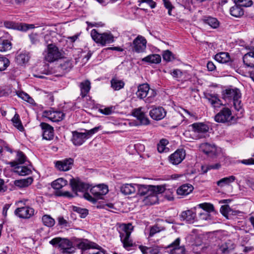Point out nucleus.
I'll list each match as a JSON object with an SVG mask.
<instances>
[{
  "label": "nucleus",
  "mask_w": 254,
  "mask_h": 254,
  "mask_svg": "<svg viewBox=\"0 0 254 254\" xmlns=\"http://www.w3.org/2000/svg\"><path fill=\"white\" fill-rule=\"evenodd\" d=\"M198 207L200 208H202L204 211L205 212L210 213L211 212H213L214 210V208L213 205L210 203H202L198 205Z\"/></svg>",
  "instance_id": "nucleus-46"
},
{
  "label": "nucleus",
  "mask_w": 254,
  "mask_h": 254,
  "mask_svg": "<svg viewBox=\"0 0 254 254\" xmlns=\"http://www.w3.org/2000/svg\"><path fill=\"white\" fill-rule=\"evenodd\" d=\"M243 63L247 67H254V47L243 56Z\"/></svg>",
  "instance_id": "nucleus-24"
},
{
  "label": "nucleus",
  "mask_w": 254,
  "mask_h": 254,
  "mask_svg": "<svg viewBox=\"0 0 254 254\" xmlns=\"http://www.w3.org/2000/svg\"><path fill=\"white\" fill-rule=\"evenodd\" d=\"M50 244L58 247L63 253L72 254L75 250L72 246V243L67 239L55 238L50 241Z\"/></svg>",
  "instance_id": "nucleus-6"
},
{
  "label": "nucleus",
  "mask_w": 254,
  "mask_h": 254,
  "mask_svg": "<svg viewBox=\"0 0 254 254\" xmlns=\"http://www.w3.org/2000/svg\"><path fill=\"white\" fill-rule=\"evenodd\" d=\"M150 117L154 120L159 121L166 115V112L162 107H154L149 112Z\"/></svg>",
  "instance_id": "nucleus-19"
},
{
  "label": "nucleus",
  "mask_w": 254,
  "mask_h": 254,
  "mask_svg": "<svg viewBox=\"0 0 254 254\" xmlns=\"http://www.w3.org/2000/svg\"><path fill=\"white\" fill-rule=\"evenodd\" d=\"M185 156V150L184 149H179L170 156L169 160L173 164L178 165L182 162Z\"/></svg>",
  "instance_id": "nucleus-14"
},
{
  "label": "nucleus",
  "mask_w": 254,
  "mask_h": 254,
  "mask_svg": "<svg viewBox=\"0 0 254 254\" xmlns=\"http://www.w3.org/2000/svg\"><path fill=\"white\" fill-rule=\"evenodd\" d=\"M95 244L94 243H81L79 244V247L82 250H87L90 249L91 248H95L94 245Z\"/></svg>",
  "instance_id": "nucleus-60"
},
{
  "label": "nucleus",
  "mask_w": 254,
  "mask_h": 254,
  "mask_svg": "<svg viewBox=\"0 0 254 254\" xmlns=\"http://www.w3.org/2000/svg\"><path fill=\"white\" fill-rule=\"evenodd\" d=\"M146 44L145 38L141 35H138L131 44L132 50L137 53H143L146 49Z\"/></svg>",
  "instance_id": "nucleus-8"
},
{
  "label": "nucleus",
  "mask_w": 254,
  "mask_h": 254,
  "mask_svg": "<svg viewBox=\"0 0 254 254\" xmlns=\"http://www.w3.org/2000/svg\"><path fill=\"white\" fill-rule=\"evenodd\" d=\"M139 248L143 254H158L160 252L159 247L157 246L147 247L139 246Z\"/></svg>",
  "instance_id": "nucleus-30"
},
{
  "label": "nucleus",
  "mask_w": 254,
  "mask_h": 254,
  "mask_svg": "<svg viewBox=\"0 0 254 254\" xmlns=\"http://www.w3.org/2000/svg\"><path fill=\"white\" fill-rule=\"evenodd\" d=\"M100 112L104 115H111L113 112L112 107L105 108L103 109L100 110Z\"/></svg>",
  "instance_id": "nucleus-62"
},
{
  "label": "nucleus",
  "mask_w": 254,
  "mask_h": 254,
  "mask_svg": "<svg viewBox=\"0 0 254 254\" xmlns=\"http://www.w3.org/2000/svg\"><path fill=\"white\" fill-rule=\"evenodd\" d=\"M172 53L168 51H165L163 54V59L167 62H170L173 59Z\"/></svg>",
  "instance_id": "nucleus-56"
},
{
  "label": "nucleus",
  "mask_w": 254,
  "mask_h": 254,
  "mask_svg": "<svg viewBox=\"0 0 254 254\" xmlns=\"http://www.w3.org/2000/svg\"><path fill=\"white\" fill-rule=\"evenodd\" d=\"M72 190L77 195L78 192H84L83 197L86 200L95 203L98 200L96 197H93L86 191L90 188L91 186L87 183L82 182L78 178L71 179L69 182Z\"/></svg>",
  "instance_id": "nucleus-2"
},
{
  "label": "nucleus",
  "mask_w": 254,
  "mask_h": 254,
  "mask_svg": "<svg viewBox=\"0 0 254 254\" xmlns=\"http://www.w3.org/2000/svg\"><path fill=\"white\" fill-rule=\"evenodd\" d=\"M180 218L182 220L186 221L188 223H193L196 218V214L192 210H187L183 211Z\"/></svg>",
  "instance_id": "nucleus-25"
},
{
  "label": "nucleus",
  "mask_w": 254,
  "mask_h": 254,
  "mask_svg": "<svg viewBox=\"0 0 254 254\" xmlns=\"http://www.w3.org/2000/svg\"><path fill=\"white\" fill-rule=\"evenodd\" d=\"M79 87L80 89V95L82 98H84L87 95L90 90L91 85L90 81L86 80L81 82L79 84Z\"/></svg>",
  "instance_id": "nucleus-29"
},
{
  "label": "nucleus",
  "mask_w": 254,
  "mask_h": 254,
  "mask_svg": "<svg viewBox=\"0 0 254 254\" xmlns=\"http://www.w3.org/2000/svg\"><path fill=\"white\" fill-rule=\"evenodd\" d=\"M199 149L208 156L213 157L216 155L217 149L216 146L214 144L208 143H203L200 145Z\"/></svg>",
  "instance_id": "nucleus-20"
},
{
  "label": "nucleus",
  "mask_w": 254,
  "mask_h": 254,
  "mask_svg": "<svg viewBox=\"0 0 254 254\" xmlns=\"http://www.w3.org/2000/svg\"><path fill=\"white\" fill-rule=\"evenodd\" d=\"M171 74L174 78L179 79L182 78L183 73L180 69H176L173 70V71L171 72Z\"/></svg>",
  "instance_id": "nucleus-58"
},
{
  "label": "nucleus",
  "mask_w": 254,
  "mask_h": 254,
  "mask_svg": "<svg viewBox=\"0 0 254 254\" xmlns=\"http://www.w3.org/2000/svg\"><path fill=\"white\" fill-rule=\"evenodd\" d=\"M9 60L3 57H0V71L4 70L9 65Z\"/></svg>",
  "instance_id": "nucleus-48"
},
{
  "label": "nucleus",
  "mask_w": 254,
  "mask_h": 254,
  "mask_svg": "<svg viewBox=\"0 0 254 254\" xmlns=\"http://www.w3.org/2000/svg\"><path fill=\"white\" fill-rule=\"evenodd\" d=\"M101 128V127L98 126L95 127L90 130L85 129V131L82 133L84 135V136H85V138L86 140L92 136L94 133H96Z\"/></svg>",
  "instance_id": "nucleus-45"
},
{
  "label": "nucleus",
  "mask_w": 254,
  "mask_h": 254,
  "mask_svg": "<svg viewBox=\"0 0 254 254\" xmlns=\"http://www.w3.org/2000/svg\"><path fill=\"white\" fill-rule=\"evenodd\" d=\"M72 67V64L71 61L69 60L66 59L61 62L59 68L60 70L64 72H67L69 71Z\"/></svg>",
  "instance_id": "nucleus-39"
},
{
  "label": "nucleus",
  "mask_w": 254,
  "mask_h": 254,
  "mask_svg": "<svg viewBox=\"0 0 254 254\" xmlns=\"http://www.w3.org/2000/svg\"><path fill=\"white\" fill-rule=\"evenodd\" d=\"M233 118L231 111L228 108H223L214 117L216 122L221 123L230 122Z\"/></svg>",
  "instance_id": "nucleus-10"
},
{
  "label": "nucleus",
  "mask_w": 254,
  "mask_h": 254,
  "mask_svg": "<svg viewBox=\"0 0 254 254\" xmlns=\"http://www.w3.org/2000/svg\"><path fill=\"white\" fill-rule=\"evenodd\" d=\"M5 26L9 29H13L20 31V23H15L13 22L7 21L4 22Z\"/></svg>",
  "instance_id": "nucleus-50"
},
{
  "label": "nucleus",
  "mask_w": 254,
  "mask_h": 254,
  "mask_svg": "<svg viewBox=\"0 0 254 254\" xmlns=\"http://www.w3.org/2000/svg\"><path fill=\"white\" fill-rule=\"evenodd\" d=\"M236 4L242 7H249L252 5L253 2L251 0H234Z\"/></svg>",
  "instance_id": "nucleus-49"
},
{
  "label": "nucleus",
  "mask_w": 254,
  "mask_h": 254,
  "mask_svg": "<svg viewBox=\"0 0 254 254\" xmlns=\"http://www.w3.org/2000/svg\"><path fill=\"white\" fill-rule=\"evenodd\" d=\"M17 96L22 99L27 101L31 104H33L34 100L26 93L23 91H18L16 92Z\"/></svg>",
  "instance_id": "nucleus-44"
},
{
  "label": "nucleus",
  "mask_w": 254,
  "mask_h": 254,
  "mask_svg": "<svg viewBox=\"0 0 254 254\" xmlns=\"http://www.w3.org/2000/svg\"><path fill=\"white\" fill-rule=\"evenodd\" d=\"M62 54L58 47L54 44H49L45 55V59L48 62H54L62 58Z\"/></svg>",
  "instance_id": "nucleus-7"
},
{
  "label": "nucleus",
  "mask_w": 254,
  "mask_h": 254,
  "mask_svg": "<svg viewBox=\"0 0 254 254\" xmlns=\"http://www.w3.org/2000/svg\"><path fill=\"white\" fill-rule=\"evenodd\" d=\"M202 20L204 23L208 24L213 28H217L219 26V22L214 17L204 16Z\"/></svg>",
  "instance_id": "nucleus-32"
},
{
  "label": "nucleus",
  "mask_w": 254,
  "mask_h": 254,
  "mask_svg": "<svg viewBox=\"0 0 254 254\" xmlns=\"http://www.w3.org/2000/svg\"><path fill=\"white\" fill-rule=\"evenodd\" d=\"M56 168L61 171H67L71 169L73 164L72 158H67L61 161H57L55 163Z\"/></svg>",
  "instance_id": "nucleus-15"
},
{
  "label": "nucleus",
  "mask_w": 254,
  "mask_h": 254,
  "mask_svg": "<svg viewBox=\"0 0 254 254\" xmlns=\"http://www.w3.org/2000/svg\"><path fill=\"white\" fill-rule=\"evenodd\" d=\"M136 95L139 99H143L145 103L150 104L155 101L157 93L154 89L150 88L149 84L143 83L138 86Z\"/></svg>",
  "instance_id": "nucleus-4"
},
{
  "label": "nucleus",
  "mask_w": 254,
  "mask_h": 254,
  "mask_svg": "<svg viewBox=\"0 0 254 254\" xmlns=\"http://www.w3.org/2000/svg\"><path fill=\"white\" fill-rule=\"evenodd\" d=\"M20 31L25 32L28 29H33L35 27L33 24H28L26 23H20Z\"/></svg>",
  "instance_id": "nucleus-59"
},
{
  "label": "nucleus",
  "mask_w": 254,
  "mask_h": 254,
  "mask_svg": "<svg viewBox=\"0 0 254 254\" xmlns=\"http://www.w3.org/2000/svg\"><path fill=\"white\" fill-rule=\"evenodd\" d=\"M230 12L231 15L236 17H240L244 13L243 9L236 4L230 8Z\"/></svg>",
  "instance_id": "nucleus-38"
},
{
  "label": "nucleus",
  "mask_w": 254,
  "mask_h": 254,
  "mask_svg": "<svg viewBox=\"0 0 254 254\" xmlns=\"http://www.w3.org/2000/svg\"><path fill=\"white\" fill-rule=\"evenodd\" d=\"M29 38L32 44H37L39 42V35L36 33H32L29 35Z\"/></svg>",
  "instance_id": "nucleus-57"
},
{
  "label": "nucleus",
  "mask_w": 254,
  "mask_h": 254,
  "mask_svg": "<svg viewBox=\"0 0 254 254\" xmlns=\"http://www.w3.org/2000/svg\"><path fill=\"white\" fill-rule=\"evenodd\" d=\"M11 121L13 123V126L16 127L20 131H22L24 127L21 124V121L19 119V115L15 114L13 118L12 119Z\"/></svg>",
  "instance_id": "nucleus-43"
},
{
  "label": "nucleus",
  "mask_w": 254,
  "mask_h": 254,
  "mask_svg": "<svg viewBox=\"0 0 254 254\" xmlns=\"http://www.w3.org/2000/svg\"><path fill=\"white\" fill-rule=\"evenodd\" d=\"M157 149L159 152L162 153L164 152H167L169 150V148L166 147L164 145L158 143L157 145Z\"/></svg>",
  "instance_id": "nucleus-63"
},
{
  "label": "nucleus",
  "mask_w": 254,
  "mask_h": 254,
  "mask_svg": "<svg viewBox=\"0 0 254 254\" xmlns=\"http://www.w3.org/2000/svg\"><path fill=\"white\" fill-rule=\"evenodd\" d=\"M161 231L160 228L157 226H154L152 227L150 230L149 236L152 237L156 233L159 232Z\"/></svg>",
  "instance_id": "nucleus-61"
},
{
  "label": "nucleus",
  "mask_w": 254,
  "mask_h": 254,
  "mask_svg": "<svg viewBox=\"0 0 254 254\" xmlns=\"http://www.w3.org/2000/svg\"><path fill=\"white\" fill-rule=\"evenodd\" d=\"M236 178L234 176H230L228 177L223 178L217 182L216 184L220 187H223L225 185H229L234 182Z\"/></svg>",
  "instance_id": "nucleus-36"
},
{
  "label": "nucleus",
  "mask_w": 254,
  "mask_h": 254,
  "mask_svg": "<svg viewBox=\"0 0 254 254\" xmlns=\"http://www.w3.org/2000/svg\"><path fill=\"white\" fill-rule=\"evenodd\" d=\"M40 126L42 130L43 138L46 140H52L54 137V128L46 123H42Z\"/></svg>",
  "instance_id": "nucleus-17"
},
{
  "label": "nucleus",
  "mask_w": 254,
  "mask_h": 254,
  "mask_svg": "<svg viewBox=\"0 0 254 254\" xmlns=\"http://www.w3.org/2000/svg\"><path fill=\"white\" fill-rule=\"evenodd\" d=\"M237 98H241L240 90L238 88L226 89L223 91V98L225 100L233 101Z\"/></svg>",
  "instance_id": "nucleus-21"
},
{
  "label": "nucleus",
  "mask_w": 254,
  "mask_h": 254,
  "mask_svg": "<svg viewBox=\"0 0 254 254\" xmlns=\"http://www.w3.org/2000/svg\"><path fill=\"white\" fill-rule=\"evenodd\" d=\"M121 192L125 195L133 193L136 191V184H125L120 187Z\"/></svg>",
  "instance_id": "nucleus-26"
},
{
  "label": "nucleus",
  "mask_w": 254,
  "mask_h": 254,
  "mask_svg": "<svg viewBox=\"0 0 254 254\" xmlns=\"http://www.w3.org/2000/svg\"><path fill=\"white\" fill-rule=\"evenodd\" d=\"M193 190V187L189 184L183 185L180 187L177 190V193L179 195H187Z\"/></svg>",
  "instance_id": "nucleus-28"
},
{
  "label": "nucleus",
  "mask_w": 254,
  "mask_h": 254,
  "mask_svg": "<svg viewBox=\"0 0 254 254\" xmlns=\"http://www.w3.org/2000/svg\"><path fill=\"white\" fill-rule=\"evenodd\" d=\"M67 181L63 178H59L53 182L52 187L55 190H60L66 185Z\"/></svg>",
  "instance_id": "nucleus-41"
},
{
  "label": "nucleus",
  "mask_w": 254,
  "mask_h": 254,
  "mask_svg": "<svg viewBox=\"0 0 254 254\" xmlns=\"http://www.w3.org/2000/svg\"><path fill=\"white\" fill-rule=\"evenodd\" d=\"M240 99L241 98H237L235 99V100H233V102L234 108L236 109V110L242 113V104Z\"/></svg>",
  "instance_id": "nucleus-51"
},
{
  "label": "nucleus",
  "mask_w": 254,
  "mask_h": 254,
  "mask_svg": "<svg viewBox=\"0 0 254 254\" xmlns=\"http://www.w3.org/2000/svg\"><path fill=\"white\" fill-rule=\"evenodd\" d=\"M141 107L134 109L132 115L136 117L142 125H147L149 124V120L145 113L142 110Z\"/></svg>",
  "instance_id": "nucleus-23"
},
{
  "label": "nucleus",
  "mask_w": 254,
  "mask_h": 254,
  "mask_svg": "<svg viewBox=\"0 0 254 254\" xmlns=\"http://www.w3.org/2000/svg\"><path fill=\"white\" fill-rule=\"evenodd\" d=\"M180 239L177 238L173 242L168 245L166 248L170 249V254H185L184 247L180 246Z\"/></svg>",
  "instance_id": "nucleus-18"
},
{
  "label": "nucleus",
  "mask_w": 254,
  "mask_h": 254,
  "mask_svg": "<svg viewBox=\"0 0 254 254\" xmlns=\"http://www.w3.org/2000/svg\"><path fill=\"white\" fill-rule=\"evenodd\" d=\"M161 61V57L158 54L150 55L142 59V61L151 64H158Z\"/></svg>",
  "instance_id": "nucleus-37"
},
{
  "label": "nucleus",
  "mask_w": 254,
  "mask_h": 254,
  "mask_svg": "<svg viewBox=\"0 0 254 254\" xmlns=\"http://www.w3.org/2000/svg\"><path fill=\"white\" fill-rule=\"evenodd\" d=\"M43 116L54 122L62 121L65 116L64 114L61 111L46 110L43 112Z\"/></svg>",
  "instance_id": "nucleus-13"
},
{
  "label": "nucleus",
  "mask_w": 254,
  "mask_h": 254,
  "mask_svg": "<svg viewBox=\"0 0 254 254\" xmlns=\"http://www.w3.org/2000/svg\"><path fill=\"white\" fill-rule=\"evenodd\" d=\"M133 230V226L131 224H123L119 228V233L121 241L123 245V247L127 250H130V248L135 246L132 240L130 238V234Z\"/></svg>",
  "instance_id": "nucleus-3"
},
{
  "label": "nucleus",
  "mask_w": 254,
  "mask_h": 254,
  "mask_svg": "<svg viewBox=\"0 0 254 254\" xmlns=\"http://www.w3.org/2000/svg\"><path fill=\"white\" fill-rule=\"evenodd\" d=\"M207 67L209 71H213L215 69L216 66L212 62H208L207 64Z\"/></svg>",
  "instance_id": "nucleus-64"
},
{
  "label": "nucleus",
  "mask_w": 254,
  "mask_h": 254,
  "mask_svg": "<svg viewBox=\"0 0 254 254\" xmlns=\"http://www.w3.org/2000/svg\"><path fill=\"white\" fill-rule=\"evenodd\" d=\"M221 214L225 217H228V214L232 211L231 208L228 205H222L220 209Z\"/></svg>",
  "instance_id": "nucleus-52"
},
{
  "label": "nucleus",
  "mask_w": 254,
  "mask_h": 254,
  "mask_svg": "<svg viewBox=\"0 0 254 254\" xmlns=\"http://www.w3.org/2000/svg\"><path fill=\"white\" fill-rule=\"evenodd\" d=\"M125 82L122 80H120L116 77L113 78L111 80V87L114 90H119L124 88Z\"/></svg>",
  "instance_id": "nucleus-35"
},
{
  "label": "nucleus",
  "mask_w": 254,
  "mask_h": 254,
  "mask_svg": "<svg viewBox=\"0 0 254 254\" xmlns=\"http://www.w3.org/2000/svg\"><path fill=\"white\" fill-rule=\"evenodd\" d=\"M9 164L14 168V172L19 175L26 176L32 173L31 168L29 167L28 165L20 166L15 162H10Z\"/></svg>",
  "instance_id": "nucleus-16"
},
{
  "label": "nucleus",
  "mask_w": 254,
  "mask_h": 254,
  "mask_svg": "<svg viewBox=\"0 0 254 254\" xmlns=\"http://www.w3.org/2000/svg\"><path fill=\"white\" fill-rule=\"evenodd\" d=\"M15 215L20 218L28 219L34 214V209L28 206L16 208L14 211Z\"/></svg>",
  "instance_id": "nucleus-12"
},
{
  "label": "nucleus",
  "mask_w": 254,
  "mask_h": 254,
  "mask_svg": "<svg viewBox=\"0 0 254 254\" xmlns=\"http://www.w3.org/2000/svg\"><path fill=\"white\" fill-rule=\"evenodd\" d=\"M43 224L48 227H53L55 224V221L50 215H44L42 218Z\"/></svg>",
  "instance_id": "nucleus-42"
},
{
  "label": "nucleus",
  "mask_w": 254,
  "mask_h": 254,
  "mask_svg": "<svg viewBox=\"0 0 254 254\" xmlns=\"http://www.w3.org/2000/svg\"><path fill=\"white\" fill-rule=\"evenodd\" d=\"M108 191V186L104 184H100L90 189V192L97 199H103V196L106 194Z\"/></svg>",
  "instance_id": "nucleus-11"
},
{
  "label": "nucleus",
  "mask_w": 254,
  "mask_h": 254,
  "mask_svg": "<svg viewBox=\"0 0 254 254\" xmlns=\"http://www.w3.org/2000/svg\"><path fill=\"white\" fill-rule=\"evenodd\" d=\"M73 210L78 213L81 218H85L88 213V210L77 206H73Z\"/></svg>",
  "instance_id": "nucleus-47"
},
{
  "label": "nucleus",
  "mask_w": 254,
  "mask_h": 254,
  "mask_svg": "<svg viewBox=\"0 0 254 254\" xmlns=\"http://www.w3.org/2000/svg\"><path fill=\"white\" fill-rule=\"evenodd\" d=\"M220 164L219 163L215 164L214 165H210L207 167L202 166L201 167V170L203 173H206L207 171L211 169H218L220 167Z\"/></svg>",
  "instance_id": "nucleus-53"
},
{
  "label": "nucleus",
  "mask_w": 254,
  "mask_h": 254,
  "mask_svg": "<svg viewBox=\"0 0 254 254\" xmlns=\"http://www.w3.org/2000/svg\"><path fill=\"white\" fill-rule=\"evenodd\" d=\"M90 35L95 43L102 46H105L106 44L112 43L114 41V37L111 32L99 33L96 29H93L91 31Z\"/></svg>",
  "instance_id": "nucleus-5"
},
{
  "label": "nucleus",
  "mask_w": 254,
  "mask_h": 254,
  "mask_svg": "<svg viewBox=\"0 0 254 254\" xmlns=\"http://www.w3.org/2000/svg\"><path fill=\"white\" fill-rule=\"evenodd\" d=\"M12 48L11 42L3 37L0 38V52H4Z\"/></svg>",
  "instance_id": "nucleus-31"
},
{
  "label": "nucleus",
  "mask_w": 254,
  "mask_h": 254,
  "mask_svg": "<svg viewBox=\"0 0 254 254\" xmlns=\"http://www.w3.org/2000/svg\"><path fill=\"white\" fill-rule=\"evenodd\" d=\"M33 182V179L29 177L26 179L16 180L14 185L19 188H25L29 186Z\"/></svg>",
  "instance_id": "nucleus-40"
},
{
  "label": "nucleus",
  "mask_w": 254,
  "mask_h": 254,
  "mask_svg": "<svg viewBox=\"0 0 254 254\" xmlns=\"http://www.w3.org/2000/svg\"><path fill=\"white\" fill-rule=\"evenodd\" d=\"M192 131L197 134L196 138L199 139L205 137V134L209 130L208 126L203 123H195L190 126Z\"/></svg>",
  "instance_id": "nucleus-9"
},
{
  "label": "nucleus",
  "mask_w": 254,
  "mask_h": 254,
  "mask_svg": "<svg viewBox=\"0 0 254 254\" xmlns=\"http://www.w3.org/2000/svg\"><path fill=\"white\" fill-rule=\"evenodd\" d=\"M214 59L218 62L222 64L226 63L230 60L229 54L226 52H221L216 54Z\"/></svg>",
  "instance_id": "nucleus-33"
},
{
  "label": "nucleus",
  "mask_w": 254,
  "mask_h": 254,
  "mask_svg": "<svg viewBox=\"0 0 254 254\" xmlns=\"http://www.w3.org/2000/svg\"><path fill=\"white\" fill-rule=\"evenodd\" d=\"M137 194L141 196H146L148 199H152L151 204H154L157 200V194L164 192L165 188L163 186H149L136 184Z\"/></svg>",
  "instance_id": "nucleus-1"
},
{
  "label": "nucleus",
  "mask_w": 254,
  "mask_h": 254,
  "mask_svg": "<svg viewBox=\"0 0 254 254\" xmlns=\"http://www.w3.org/2000/svg\"><path fill=\"white\" fill-rule=\"evenodd\" d=\"M82 132H79L77 131L72 132V141L76 146L82 145L86 140L85 136Z\"/></svg>",
  "instance_id": "nucleus-27"
},
{
  "label": "nucleus",
  "mask_w": 254,
  "mask_h": 254,
  "mask_svg": "<svg viewBox=\"0 0 254 254\" xmlns=\"http://www.w3.org/2000/svg\"><path fill=\"white\" fill-rule=\"evenodd\" d=\"M204 97L215 109L219 108L223 105V103L219 98L217 94L207 93L204 94Z\"/></svg>",
  "instance_id": "nucleus-22"
},
{
  "label": "nucleus",
  "mask_w": 254,
  "mask_h": 254,
  "mask_svg": "<svg viewBox=\"0 0 254 254\" xmlns=\"http://www.w3.org/2000/svg\"><path fill=\"white\" fill-rule=\"evenodd\" d=\"M14 162H16L18 165L22 164H25L26 165H30V162L27 160L26 156L20 151L17 152L15 161Z\"/></svg>",
  "instance_id": "nucleus-34"
},
{
  "label": "nucleus",
  "mask_w": 254,
  "mask_h": 254,
  "mask_svg": "<svg viewBox=\"0 0 254 254\" xmlns=\"http://www.w3.org/2000/svg\"><path fill=\"white\" fill-rule=\"evenodd\" d=\"M29 57L25 54H20L17 56V60L19 64H24L29 61Z\"/></svg>",
  "instance_id": "nucleus-54"
},
{
  "label": "nucleus",
  "mask_w": 254,
  "mask_h": 254,
  "mask_svg": "<svg viewBox=\"0 0 254 254\" xmlns=\"http://www.w3.org/2000/svg\"><path fill=\"white\" fill-rule=\"evenodd\" d=\"M163 4L166 9L168 10V13L169 15H171V11L174 7L172 4L169 0H163Z\"/></svg>",
  "instance_id": "nucleus-55"
}]
</instances>
